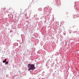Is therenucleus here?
<instances>
[{
    "label": "nucleus",
    "instance_id": "nucleus-1",
    "mask_svg": "<svg viewBox=\"0 0 79 79\" xmlns=\"http://www.w3.org/2000/svg\"><path fill=\"white\" fill-rule=\"evenodd\" d=\"M27 67L28 68V71L30 70H34L35 69V67L34 64H29L27 65Z\"/></svg>",
    "mask_w": 79,
    "mask_h": 79
},
{
    "label": "nucleus",
    "instance_id": "nucleus-3",
    "mask_svg": "<svg viewBox=\"0 0 79 79\" xmlns=\"http://www.w3.org/2000/svg\"><path fill=\"white\" fill-rule=\"evenodd\" d=\"M6 61L5 60H3V63H5V62H6Z\"/></svg>",
    "mask_w": 79,
    "mask_h": 79
},
{
    "label": "nucleus",
    "instance_id": "nucleus-4",
    "mask_svg": "<svg viewBox=\"0 0 79 79\" xmlns=\"http://www.w3.org/2000/svg\"><path fill=\"white\" fill-rule=\"evenodd\" d=\"M4 60L6 61V59H5Z\"/></svg>",
    "mask_w": 79,
    "mask_h": 79
},
{
    "label": "nucleus",
    "instance_id": "nucleus-2",
    "mask_svg": "<svg viewBox=\"0 0 79 79\" xmlns=\"http://www.w3.org/2000/svg\"><path fill=\"white\" fill-rule=\"evenodd\" d=\"M6 62L5 63V64H8V62L6 61Z\"/></svg>",
    "mask_w": 79,
    "mask_h": 79
}]
</instances>
